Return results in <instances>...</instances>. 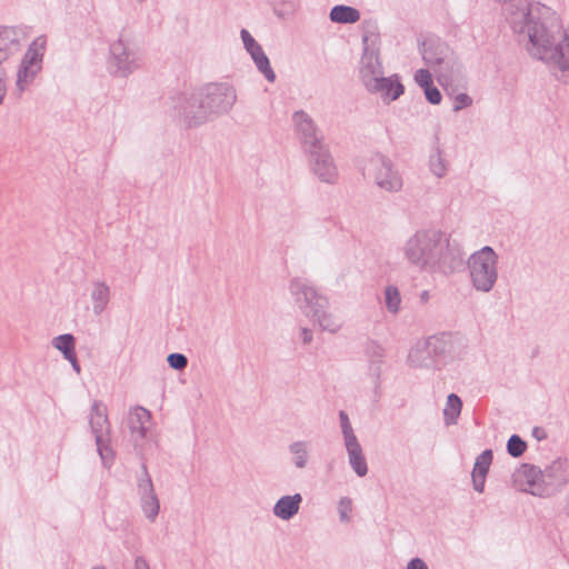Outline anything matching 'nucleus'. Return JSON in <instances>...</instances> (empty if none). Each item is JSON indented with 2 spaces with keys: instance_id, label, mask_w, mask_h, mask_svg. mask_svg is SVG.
<instances>
[{
  "instance_id": "f257e3e1",
  "label": "nucleus",
  "mask_w": 569,
  "mask_h": 569,
  "mask_svg": "<svg viewBox=\"0 0 569 569\" xmlns=\"http://www.w3.org/2000/svg\"><path fill=\"white\" fill-rule=\"evenodd\" d=\"M505 4L511 29L528 39L530 56L569 84V34L557 13L540 2L511 0Z\"/></svg>"
},
{
  "instance_id": "f03ea898",
  "label": "nucleus",
  "mask_w": 569,
  "mask_h": 569,
  "mask_svg": "<svg viewBox=\"0 0 569 569\" xmlns=\"http://www.w3.org/2000/svg\"><path fill=\"white\" fill-rule=\"evenodd\" d=\"M407 261L422 271L453 273L463 266V252L456 241L435 229L416 231L405 243Z\"/></svg>"
},
{
  "instance_id": "7ed1b4c3",
  "label": "nucleus",
  "mask_w": 569,
  "mask_h": 569,
  "mask_svg": "<svg viewBox=\"0 0 569 569\" xmlns=\"http://www.w3.org/2000/svg\"><path fill=\"white\" fill-rule=\"evenodd\" d=\"M236 101L237 92L230 83L212 82L174 98L173 110L187 127L192 128L228 113Z\"/></svg>"
},
{
  "instance_id": "20e7f679",
  "label": "nucleus",
  "mask_w": 569,
  "mask_h": 569,
  "mask_svg": "<svg viewBox=\"0 0 569 569\" xmlns=\"http://www.w3.org/2000/svg\"><path fill=\"white\" fill-rule=\"evenodd\" d=\"M292 122L313 173L321 181L333 183L338 174L337 167L313 119L306 111L297 110L292 113Z\"/></svg>"
},
{
  "instance_id": "39448f33",
  "label": "nucleus",
  "mask_w": 569,
  "mask_h": 569,
  "mask_svg": "<svg viewBox=\"0 0 569 569\" xmlns=\"http://www.w3.org/2000/svg\"><path fill=\"white\" fill-rule=\"evenodd\" d=\"M513 487L537 497H551L569 483V460L557 458L545 469L521 463L512 473Z\"/></svg>"
},
{
  "instance_id": "423d86ee",
  "label": "nucleus",
  "mask_w": 569,
  "mask_h": 569,
  "mask_svg": "<svg viewBox=\"0 0 569 569\" xmlns=\"http://www.w3.org/2000/svg\"><path fill=\"white\" fill-rule=\"evenodd\" d=\"M289 290L299 308L316 321L322 331L336 333L341 328V321L328 312L329 300L320 295L307 279L291 280Z\"/></svg>"
},
{
  "instance_id": "0eeeda50",
  "label": "nucleus",
  "mask_w": 569,
  "mask_h": 569,
  "mask_svg": "<svg viewBox=\"0 0 569 569\" xmlns=\"http://www.w3.org/2000/svg\"><path fill=\"white\" fill-rule=\"evenodd\" d=\"M498 254L490 246L473 252L468 259V268L473 288L490 292L498 280Z\"/></svg>"
},
{
  "instance_id": "6e6552de",
  "label": "nucleus",
  "mask_w": 569,
  "mask_h": 569,
  "mask_svg": "<svg viewBox=\"0 0 569 569\" xmlns=\"http://www.w3.org/2000/svg\"><path fill=\"white\" fill-rule=\"evenodd\" d=\"M107 69L118 78H127L140 67V52L136 43L122 31L109 47Z\"/></svg>"
},
{
  "instance_id": "1a4fd4ad",
  "label": "nucleus",
  "mask_w": 569,
  "mask_h": 569,
  "mask_svg": "<svg viewBox=\"0 0 569 569\" xmlns=\"http://www.w3.org/2000/svg\"><path fill=\"white\" fill-rule=\"evenodd\" d=\"M89 425L94 436L97 451L102 465L109 467L113 461L114 453L110 446V423L107 409L102 402L96 400L92 403Z\"/></svg>"
},
{
  "instance_id": "9d476101",
  "label": "nucleus",
  "mask_w": 569,
  "mask_h": 569,
  "mask_svg": "<svg viewBox=\"0 0 569 569\" xmlns=\"http://www.w3.org/2000/svg\"><path fill=\"white\" fill-rule=\"evenodd\" d=\"M46 47L47 37L44 34L37 37L29 44L17 72V87L21 91L41 71Z\"/></svg>"
},
{
  "instance_id": "9b49d317",
  "label": "nucleus",
  "mask_w": 569,
  "mask_h": 569,
  "mask_svg": "<svg viewBox=\"0 0 569 569\" xmlns=\"http://www.w3.org/2000/svg\"><path fill=\"white\" fill-rule=\"evenodd\" d=\"M369 166L373 170L375 181L379 188L388 192L401 190L402 178L387 156L379 152L375 153L369 160Z\"/></svg>"
},
{
  "instance_id": "f8f14e48",
  "label": "nucleus",
  "mask_w": 569,
  "mask_h": 569,
  "mask_svg": "<svg viewBox=\"0 0 569 569\" xmlns=\"http://www.w3.org/2000/svg\"><path fill=\"white\" fill-rule=\"evenodd\" d=\"M137 488L142 511L147 519L153 522L159 515L160 502L144 459H142L141 462V473L137 478Z\"/></svg>"
},
{
  "instance_id": "ddd939ff",
  "label": "nucleus",
  "mask_w": 569,
  "mask_h": 569,
  "mask_svg": "<svg viewBox=\"0 0 569 569\" xmlns=\"http://www.w3.org/2000/svg\"><path fill=\"white\" fill-rule=\"evenodd\" d=\"M19 27H0V76L8 77L9 59L21 49Z\"/></svg>"
},
{
  "instance_id": "4468645a",
  "label": "nucleus",
  "mask_w": 569,
  "mask_h": 569,
  "mask_svg": "<svg viewBox=\"0 0 569 569\" xmlns=\"http://www.w3.org/2000/svg\"><path fill=\"white\" fill-rule=\"evenodd\" d=\"M151 422V412L143 407H134L128 417V427L130 429L136 450L142 456L143 441L149 436V425Z\"/></svg>"
},
{
  "instance_id": "2eb2a0df",
  "label": "nucleus",
  "mask_w": 569,
  "mask_h": 569,
  "mask_svg": "<svg viewBox=\"0 0 569 569\" xmlns=\"http://www.w3.org/2000/svg\"><path fill=\"white\" fill-rule=\"evenodd\" d=\"M382 64L380 62V49L362 48L359 74L366 89L378 84V77H382Z\"/></svg>"
},
{
  "instance_id": "dca6fc26",
  "label": "nucleus",
  "mask_w": 569,
  "mask_h": 569,
  "mask_svg": "<svg viewBox=\"0 0 569 569\" xmlns=\"http://www.w3.org/2000/svg\"><path fill=\"white\" fill-rule=\"evenodd\" d=\"M427 339L433 357L438 358L442 365L452 360L459 352L460 339L451 332H441Z\"/></svg>"
},
{
  "instance_id": "f3484780",
  "label": "nucleus",
  "mask_w": 569,
  "mask_h": 569,
  "mask_svg": "<svg viewBox=\"0 0 569 569\" xmlns=\"http://www.w3.org/2000/svg\"><path fill=\"white\" fill-rule=\"evenodd\" d=\"M450 53L449 47L439 38H429L422 42V59L429 67L447 63Z\"/></svg>"
},
{
  "instance_id": "a211bd4d",
  "label": "nucleus",
  "mask_w": 569,
  "mask_h": 569,
  "mask_svg": "<svg viewBox=\"0 0 569 569\" xmlns=\"http://www.w3.org/2000/svg\"><path fill=\"white\" fill-rule=\"evenodd\" d=\"M408 362L415 368H440L442 363L431 351V346L428 339L418 341L415 347L411 348L408 355Z\"/></svg>"
},
{
  "instance_id": "6ab92c4d",
  "label": "nucleus",
  "mask_w": 569,
  "mask_h": 569,
  "mask_svg": "<svg viewBox=\"0 0 569 569\" xmlns=\"http://www.w3.org/2000/svg\"><path fill=\"white\" fill-rule=\"evenodd\" d=\"M377 82L378 84H372L367 90L370 93H380L383 100L395 101L405 92V86L401 83L398 74L378 77Z\"/></svg>"
},
{
  "instance_id": "aec40b11",
  "label": "nucleus",
  "mask_w": 569,
  "mask_h": 569,
  "mask_svg": "<svg viewBox=\"0 0 569 569\" xmlns=\"http://www.w3.org/2000/svg\"><path fill=\"white\" fill-rule=\"evenodd\" d=\"M493 460V451L491 449L483 450L477 458L471 473L473 489L482 493L485 491L486 479Z\"/></svg>"
},
{
  "instance_id": "412c9836",
  "label": "nucleus",
  "mask_w": 569,
  "mask_h": 569,
  "mask_svg": "<svg viewBox=\"0 0 569 569\" xmlns=\"http://www.w3.org/2000/svg\"><path fill=\"white\" fill-rule=\"evenodd\" d=\"M301 502L300 493L282 496L274 503L272 512L279 519L288 521L299 512Z\"/></svg>"
},
{
  "instance_id": "4be33fe9",
  "label": "nucleus",
  "mask_w": 569,
  "mask_h": 569,
  "mask_svg": "<svg viewBox=\"0 0 569 569\" xmlns=\"http://www.w3.org/2000/svg\"><path fill=\"white\" fill-rule=\"evenodd\" d=\"M345 447L348 453L350 467L358 477H365L368 473V465L358 439L345 442Z\"/></svg>"
},
{
  "instance_id": "5701e85b",
  "label": "nucleus",
  "mask_w": 569,
  "mask_h": 569,
  "mask_svg": "<svg viewBox=\"0 0 569 569\" xmlns=\"http://www.w3.org/2000/svg\"><path fill=\"white\" fill-rule=\"evenodd\" d=\"M91 301H92V311L96 316H100L109 300H110V288L109 286L99 280L92 281V290H91Z\"/></svg>"
},
{
  "instance_id": "b1692460",
  "label": "nucleus",
  "mask_w": 569,
  "mask_h": 569,
  "mask_svg": "<svg viewBox=\"0 0 569 569\" xmlns=\"http://www.w3.org/2000/svg\"><path fill=\"white\" fill-rule=\"evenodd\" d=\"M362 48L380 49V29L378 21L373 18L365 19L361 23Z\"/></svg>"
},
{
  "instance_id": "393cba45",
  "label": "nucleus",
  "mask_w": 569,
  "mask_h": 569,
  "mask_svg": "<svg viewBox=\"0 0 569 569\" xmlns=\"http://www.w3.org/2000/svg\"><path fill=\"white\" fill-rule=\"evenodd\" d=\"M329 19L335 23L351 24L360 20V11L350 6L337 4L331 8Z\"/></svg>"
},
{
  "instance_id": "a878e982",
  "label": "nucleus",
  "mask_w": 569,
  "mask_h": 569,
  "mask_svg": "<svg viewBox=\"0 0 569 569\" xmlns=\"http://www.w3.org/2000/svg\"><path fill=\"white\" fill-rule=\"evenodd\" d=\"M462 400L456 393H449L447 397L446 407L443 409L445 423L447 426L456 425L461 413Z\"/></svg>"
},
{
  "instance_id": "bb28decb",
  "label": "nucleus",
  "mask_w": 569,
  "mask_h": 569,
  "mask_svg": "<svg viewBox=\"0 0 569 569\" xmlns=\"http://www.w3.org/2000/svg\"><path fill=\"white\" fill-rule=\"evenodd\" d=\"M52 346L63 355L64 359H69L76 352V338L71 333H62L52 339Z\"/></svg>"
},
{
  "instance_id": "cd10ccee",
  "label": "nucleus",
  "mask_w": 569,
  "mask_h": 569,
  "mask_svg": "<svg viewBox=\"0 0 569 569\" xmlns=\"http://www.w3.org/2000/svg\"><path fill=\"white\" fill-rule=\"evenodd\" d=\"M289 451L293 456L292 462L299 468H306L308 463V443L306 441H295L289 445Z\"/></svg>"
},
{
  "instance_id": "c85d7f7f",
  "label": "nucleus",
  "mask_w": 569,
  "mask_h": 569,
  "mask_svg": "<svg viewBox=\"0 0 569 569\" xmlns=\"http://www.w3.org/2000/svg\"><path fill=\"white\" fill-rule=\"evenodd\" d=\"M430 171L438 178H442L447 172V164L442 157V151L439 147L435 149V152L429 158Z\"/></svg>"
},
{
  "instance_id": "c756f323",
  "label": "nucleus",
  "mask_w": 569,
  "mask_h": 569,
  "mask_svg": "<svg viewBox=\"0 0 569 569\" xmlns=\"http://www.w3.org/2000/svg\"><path fill=\"white\" fill-rule=\"evenodd\" d=\"M527 448V442L517 433L511 435L507 441V452L512 458L521 457Z\"/></svg>"
},
{
  "instance_id": "7c9ffc66",
  "label": "nucleus",
  "mask_w": 569,
  "mask_h": 569,
  "mask_svg": "<svg viewBox=\"0 0 569 569\" xmlns=\"http://www.w3.org/2000/svg\"><path fill=\"white\" fill-rule=\"evenodd\" d=\"M386 307L389 312L397 313L400 307V292L397 287L388 286L385 290Z\"/></svg>"
},
{
  "instance_id": "2f4dec72",
  "label": "nucleus",
  "mask_w": 569,
  "mask_h": 569,
  "mask_svg": "<svg viewBox=\"0 0 569 569\" xmlns=\"http://www.w3.org/2000/svg\"><path fill=\"white\" fill-rule=\"evenodd\" d=\"M253 63H254L257 70L261 74H263V77L267 79V81H269L271 83L276 81V79H277L276 72L273 71L270 60L266 53L263 56H261L259 59H257L256 61H253Z\"/></svg>"
},
{
  "instance_id": "473e14b6",
  "label": "nucleus",
  "mask_w": 569,
  "mask_h": 569,
  "mask_svg": "<svg viewBox=\"0 0 569 569\" xmlns=\"http://www.w3.org/2000/svg\"><path fill=\"white\" fill-rule=\"evenodd\" d=\"M366 355L372 363H381L386 356V350L378 341L369 340L366 345Z\"/></svg>"
},
{
  "instance_id": "72a5a7b5",
  "label": "nucleus",
  "mask_w": 569,
  "mask_h": 569,
  "mask_svg": "<svg viewBox=\"0 0 569 569\" xmlns=\"http://www.w3.org/2000/svg\"><path fill=\"white\" fill-rule=\"evenodd\" d=\"M339 421H340L341 432H342L345 442L357 440L358 438L355 435L350 419L346 411H343V410L339 411Z\"/></svg>"
},
{
  "instance_id": "f704fd0d",
  "label": "nucleus",
  "mask_w": 569,
  "mask_h": 569,
  "mask_svg": "<svg viewBox=\"0 0 569 569\" xmlns=\"http://www.w3.org/2000/svg\"><path fill=\"white\" fill-rule=\"evenodd\" d=\"M167 362L174 370H183L188 366V358L183 353L172 352L168 355Z\"/></svg>"
},
{
  "instance_id": "c9c22d12",
  "label": "nucleus",
  "mask_w": 569,
  "mask_h": 569,
  "mask_svg": "<svg viewBox=\"0 0 569 569\" xmlns=\"http://www.w3.org/2000/svg\"><path fill=\"white\" fill-rule=\"evenodd\" d=\"M415 82L423 90L433 83V78L428 69H418L415 72Z\"/></svg>"
},
{
  "instance_id": "e433bc0d",
  "label": "nucleus",
  "mask_w": 569,
  "mask_h": 569,
  "mask_svg": "<svg viewBox=\"0 0 569 569\" xmlns=\"http://www.w3.org/2000/svg\"><path fill=\"white\" fill-rule=\"evenodd\" d=\"M426 100L431 104H439L442 100L440 90L432 83L431 86L423 89Z\"/></svg>"
},
{
  "instance_id": "4c0bfd02",
  "label": "nucleus",
  "mask_w": 569,
  "mask_h": 569,
  "mask_svg": "<svg viewBox=\"0 0 569 569\" xmlns=\"http://www.w3.org/2000/svg\"><path fill=\"white\" fill-rule=\"evenodd\" d=\"M240 38L242 40V43H243V48L246 49L247 52H249L250 50H253L256 49L258 46H260V43L251 36V33L242 28L240 30Z\"/></svg>"
},
{
  "instance_id": "58836bf2",
  "label": "nucleus",
  "mask_w": 569,
  "mask_h": 569,
  "mask_svg": "<svg viewBox=\"0 0 569 569\" xmlns=\"http://www.w3.org/2000/svg\"><path fill=\"white\" fill-rule=\"evenodd\" d=\"M472 104V99L469 94L467 93H458L456 97H455V104H453V111L455 112H458L469 106Z\"/></svg>"
},
{
  "instance_id": "ea45409f",
  "label": "nucleus",
  "mask_w": 569,
  "mask_h": 569,
  "mask_svg": "<svg viewBox=\"0 0 569 569\" xmlns=\"http://www.w3.org/2000/svg\"><path fill=\"white\" fill-rule=\"evenodd\" d=\"M351 499L348 498V497H342L339 501V515H340V520L343 521V522H347L349 521V516L348 513L351 511Z\"/></svg>"
},
{
  "instance_id": "a19ab883",
  "label": "nucleus",
  "mask_w": 569,
  "mask_h": 569,
  "mask_svg": "<svg viewBox=\"0 0 569 569\" xmlns=\"http://www.w3.org/2000/svg\"><path fill=\"white\" fill-rule=\"evenodd\" d=\"M407 569H429L427 563L421 558H412L407 565Z\"/></svg>"
},
{
  "instance_id": "79ce46f5",
  "label": "nucleus",
  "mask_w": 569,
  "mask_h": 569,
  "mask_svg": "<svg viewBox=\"0 0 569 569\" xmlns=\"http://www.w3.org/2000/svg\"><path fill=\"white\" fill-rule=\"evenodd\" d=\"M300 338L303 345H309L312 341L313 333L308 328H300Z\"/></svg>"
},
{
  "instance_id": "37998d69",
  "label": "nucleus",
  "mask_w": 569,
  "mask_h": 569,
  "mask_svg": "<svg viewBox=\"0 0 569 569\" xmlns=\"http://www.w3.org/2000/svg\"><path fill=\"white\" fill-rule=\"evenodd\" d=\"M532 437L538 441H542V440L547 439L548 435H547V431L542 427L536 426L532 428Z\"/></svg>"
},
{
  "instance_id": "c03bdc74",
  "label": "nucleus",
  "mask_w": 569,
  "mask_h": 569,
  "mask_svg": "<svg viewBox=\"0 0 569 569\" xmlns=\"http://www.w3.org/2000/svg\"><path fill=\"white\" fill-rule=\"evenodd\" d=\"M7 78L0 76V104L3 102L7 94Z\"/></svg>"
},
{
  "instance_id": "a18cd8bd",
  "label": "nucleus",
  "mask_w": 569,
  "mask_h": 569,
  "mask_svg": "<svg viewBox=\"0 0 569 569\" xmlns=\"http://www.w3.org/2000/svg\"><path fill=\"white\" fill-rule=\"evenodd\" d=\"M134 569H150L148 561L144 557L139 556L134 560Z\"/></svg>"
},
{
  "instance_id": "49530a36",
  "label": "nucleus",
  "mask_w": 569,
  "mask_h": 569,
  "mask_svg": "<svg viewBox=\"0 0 569 569\" xmlns=\"http://www.w3.org/2000/svg\"><path fill=\"white\" fill-rule=\"evenodd\" d=\"M248 53H249L250 58L252 59V61H256L261 56H263L266 52L263 51V49H262V47L260 44L256 49L250 50Z\"/></svg>"
},
{
  "instance_id": "de8ad7c7",
  "label": "nucleus",
  "mask_w": 569,
  "mask_h": 569,
  "mask_svg": "<svg viewBox=\"0 0 569 569\" xmlns=\"http://www.w3.org/2000/svg\"><path fill=\"white\" fill-rule=\"evenodd\" d=\"M67 361H69L72 366V369L77 372V373H80L81 371V367L79 365V361H78V358H77V352L73 353V357H69V359H66Z\"/></svg>"
},
{
  "instance_id": "09e8293b",
  "label": "nucleus",
  "mask_w": 569,
  "mask_h": 569,
  "mask_svg": "<svg viewBox=\"0 0 569 569\" xmlns=\"http://www.w3.org/2000/svg\"><path fill=\"white\" fill-rule=\"evenodd\" d=\"M421 301L426 302L429 299V292L427 290L422 291L420 295Z\"/></svg>"
},
{
  "instance_id": "8fccbe9b",
  "label": "nucleus",
  "mask_w": 569,
  "mask_h": 569,
  "mask_svg": "<svg viewBox=\"0 0 569 569\" xmlns=\"http://www.w3.org/2000/svg\"><path fill=\"white\" fill-rule=\"evenodd\" d=\"M91 569H106L104 566H97V567H92Z\"/></svg>"
}]
</instances>
